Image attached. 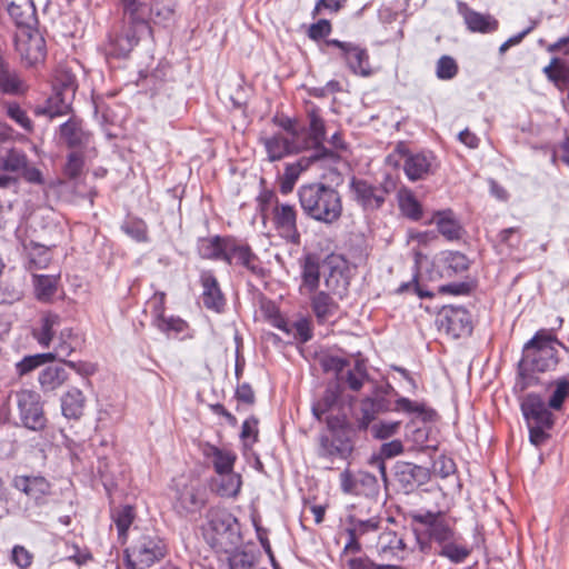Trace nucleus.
<instances>
[{
	"label": "nucleus",
	"mask_w": 569,
	"mask_h": 569,
	"mask_svg": "<svg viewBox=\"0 0 569 569\" xmlns=\"http://www.w3.org/2000/svg\"><path fill=\"white\" fill-rule=\"evenodd\" d=\"M562 345L548 331H538L523 347L519 362L521 389L532 383L531 373L553 370L558 365V348Z\"/></svg>",
	"instance_id": "nucleus-1"
},
{
	"label": "nucleus",
	"mask_w": 569,
	"mask_h": 569,
	"mask_svg": "<svg viewBox=\"0 0 569 569\" xmlns=\"http://www.w3.org/2000/svg\"><path fill=\"white\" fill-rule=\"evenodd\" d=\"M298 197L303 212L316 221L333 223L342 213L339 192L325 183L316 182L301 186Z\"/></svg>",
	"instance_id": "nucleus-2"
},
{
	"label": "nucleus",
	"mask_w": 569,
	"mask_h": 569,
	"mask_svg": "<svg viewBox=\"0 0 569 569\" xmlns=\"http://www.w3.org/2000/svg\"><path fill=\"white\" fill-rule=\"evenodd\" d=\"M521 411L529 429L530 442L539 447L549 439L548 430L553 426V416L545 400L536 393H528L521 401Z\"/></svg>",
	"instance_id": "nucleus-3"
},
{
	"label": "nucleus",
	"mask_w": 569,
	"mask_h": 569,
	"mask_svg": "<svg viewBox=\"0 0 569 569\" xmlns=\"http://www.w3.org/2000/svg\"><path fill=\"white\" fill-rule=\"evenodd\" d=\"M206 535L211 545L228 552L239 540L237 519L226 509L211 508L207 513Z\"/></svg>",
	"instance_id": "nucleus-4"
},
{
	"label": "nucleus",
	"mask_w": 569,
	"mask_h": 569,
	"mask_svg": "<svg viewBox=\"0 0 569 569\" xmlns=\"http://www.w3.org/2000/svg\"><path fill=\"white\" fill-rule=\"evenodd\" d=\"M281 126L284 131L260 138L268 160L271 162L279 161L289 154L298 153L308 147L300 143V133L295 122L287 119Z\"/></svg>",
	"instance_id": "nucleus-5"
},
{
	"label": "nucleus",
	"mask_w": 569,
	"mask_h": 569,
	"mask_svg": "<svg viewBox=\"0 0 569 569\" xmlns=\"http://www.w3.org/2000/svg\"><path fill=\"white\" fill-rule=\"evenodd\" d=\"M166 552L167 548L162 539L143 535L124 553L130 569H147L160 561Z\"/></svg>",
	"instance_id": "nucleus-6"
},
{
	"label": "nucleus",
	"mask_w": 569,
	"mask_h": 569,
	"mask_svg": "<svg viewBox=\"0 0 569 569\" xmlns=\"http://www.w3.org/2000/svg\"><path fill=\"white\" fill-rule=\"evenodd\" d=\"M12 486L28 497L23 513L29 519L38 515L36 509L44 506L51 495V485L41 476H16Z\"/></svg>",
	"instance_id": "nucleus-7"
},
{
	"label": "nucleus",
	"mask_w": 569,
	"mask_h": 569,
	"mask_svg": "<svg viewBox=\"0 0 569 569\" xmlns=\"http://www.w3.org/2000/svg\"><path fill=\"white\" fill-rule=\"evenodd\" d=\"M14 400L22 425L33 431L46 427L47 419L43 412L41 396L33 390L21 389L16 391Z\"/></svg>",
	"instance_id": "nucleus-8"
},
{
	"label": "nucleus",
	"mask_w": 569,
	"mask_h": 569,
	"mask_svg": "<svg viewBox=\"0 0 569 569\" xmlns=\"http://www.w3.org/2000/svg\"><path fill=\"white\" fill-rule=\"evenodd\" d=\"M272 223L278 234L287 242L298 244L300 232L297 226V209L289 203L276 202L272 209Z\"/></svg>",
	"instance_id": "nucleus-9"
},
{
	"label": "nucleus",
	"mask_w": 569,
	"mask_h": 569,
	"mask_svg": "<svg viewBox=\"0 0 569 569\" xmlns=\"http://www.w3.org/2000/svg\"><path fill=\"white\" fill-rule=\"evenodd\" d=\"M207 499L206 490L198 482L182 483L178 487L173 507L180 515L196 513Z\"/></svg>",
	"instance_id": "nucleus-10"
},
{
	"label": "nucleus",
	"mask_w": 569,
	"mask_h": 569,
	"mask_svg": "<svg viewBox=\"0 0 569 569\" xmlns=\"http://www.w3.org/2000/svg\"><path fill=\"white\" fill-rule=\"evenodd\" d=\"M16 49L27 64L33 66L43 60L44 40L31 29H21L16 36Z\"/></svg>",
	"instance_id": "nucleus-11"
},
{
	"label": "nucleus",
	"mask_w": 569,
	"mask_h": 569,
	"mask_svg": "<svg viewBox=\"0 0 569 569\" xmlns=\"http://www.w3.org/2000/svg\"><path fill=\"white\" fill-rule=\"evenodd\" d=\"M440 328L453 338L469 336L472 322L469 312L461 307L445 309L440 316Z\"/></svg>",
	"instance_id": "nucleus-12"
},
{
	"label": "nucleus",
	"mask_w": 569,
	"mask_h": 569,
	"mask_svg": "<svg viewBox=\"0 0 569 569\" xmlns=\"http://www.w3.org/2000/svg\"><path fill=\"white\" fill-rule=\"evenodd\" d=\"M352 194L365 209H378L385 202L388 190L382 186H373L366 180L352 179L350 182Z\"/></svg>",
	"instance_id": "nucleus-13"
},
{
	"label": "nucleus",
	"mask_w": 569,
	"mask_h": 569,
	"mask_svg": "<svg viewBox=\"0 0 569 569\" xmlns=\"http://www.w3.org/2000/svg\"><path fill=\"white\" fill-rule=\"evenodd\" d=\"M328 44L336 46L341 50L349 69L355 74L362 77H368L371 74L369 57L365 49L353 43L342 42L336 39L328 41Z\"/></svg>",
	"instance_id": "nucleus-14"
},
{
	"label": "nucleus",
	"mask_w": 569,
	"mask_h": 569,
	"mask_svg": "<svg viewBox=\"0 0 569 569\" xmlns=\"http://www.w3.org/2000/svg\"><path fill=\"white\" fill-rule=\"evenodd\" d=\"M226 262L228 264L241 266L252 273H260L262 271L258 256L252 252L248 244L234 238H230L229 247H227Z\"/></svg>",
	"instance_id": "nucleus-15"
},
{
	"label": "nucleus",
	"mask_w": 569,
	"mask_h": 569,
	"mask_svg": "<svg viewBox=\"0 0 569 569\" xmlns=\"http://www.w3.org/2000/svg\"><path fill=\"white\" fill-rule=\"evenodd\" d=\"M60 326L61 318L59 315L44 312L32 328L31 335L40 347L50 348L54 338L58 336Z\"/></svg>",
	"instance_id": "nucleus-16"
},
{
	"label": "nucleus",
	"mask_w": 569,
	"mask_h": 569,
	"mask_svg": "<svg viewBox=\"0 0 569 569\" xmlns=\"http://www.w3.org/2000/svg\"><path fill=\"white\" fill-rule=\"evenodd\" d=\"M200 283L202 287L201 299L203 306L207 309L220 312L224 307L226 300L221 292L219 282L212 271H201Z\"/></svg>",
	"instance_id": "nucleus-17"
},
{
	"label": "nucleus",
	"mask_w": 569,
	"mask_h": 569,
	"mask_svg": "<svg viewBox=\"0 0 569 569\" xmlns=\"http://www.w3.org/2000/svg\"><path fill=\"white\" fill-rule=\"evenodd\" d=\"M299 133L300 143L302 146H308L306 149H316V154L311 156V159H319L328 154L327 150L322 147V141L325 139V123L315 109L309 111L308 139H305L302 132L299 131Z\"/></svg>",
	"instance_id": "nucleus-18"
},
{
	"label": "nucleus",
	"mask_w": 569,
	"mask_h": 569,
	"mask_svg": "<svg viewBox=\"0 0 569 569\" xmlns=\"http://www.w3.org/2000/svg\"><path fill=\"white\" fill-rule=\"evenodd\" d=\"M393 412L403 413L411 420L421 419L422 421L431 420L435 411L429 409L425 402L411 400L408 397L400 396L393 390Z\"/></svg>",
	"instance_id": "nucleus-19"
},
{
	"label": "nucleus",
	"mask_w": 569,
	"mask_h": 569,
	"mask_svg": "<svg viewBox=\"0 0 569 569\" xmlns=\"http://www.w3.org/2000/svg\"><path fill=\"white\" fill-rule=\"evenodd\" d=\"M458 12L463 17L465 23L472 32L487 33L498 28V21L493 17L477 12L463 2L458 3Z\"/></svg>",
	"instance_id": "nucleus-20"
},
{
	"label": "nucleus",
	"mask_w": 569,
	"mask_h": 569,
	"mask_svg": "<svg viewBox=\"0 0 569 569\" xmlns=\"http://www.w3.org/2000/svg\"><path fill=\"white\" fill-rule=\"evenodd\" d=\"M415 519L428 527V535L432 540L445 543L452 538V530L440 513L426 512L415 516Z\"/></svg>",
	"instance_id": "nucleus-21"
},
{
	"label": "nucleus",
	"mask_w": 569,
	"mask_h": 569,
	"mask_svg": "<svg viewBox=\"0 0 569 569\" xmlns=\"http://www.w3.org/2000/svg\"><path fill=\"white\" fill-rule=\"evenodd\" d=\"M301 293H313L320 283V262L315 254H307L301 261Z\"/></svg>",
	"instance_id": "nucleus-22"
},
{
	"label": "nucleus",
	"mask_w": 569,
	"mask_h": 569,
	"mask_svg": "<svg viewBox=\"0 0 569 569\" xmlns=\"http://www.w3.org/2000/svg\"><path fill=\"white\" fill-rule=\"evenodd\" d=\"M24 253V266L28 270L34 271L44 269L51 261L50 249L33 242H22Z\"/></svg>",
	"instance_id": "nucleus-23"
},
{
	"label": "nucleus",
	"mask_w": 569,
	"mask_h": 569,
	"mask_svg": "<svg viewBox=\"0 0 569 569\" xmlns=\"http://www.w3.org/2000/svg\"><path fill=\"white\" fill-rule=\"evenodd\" d=\"M429 223H435L439 233L447 240H458L462 236V227L450 209L435 212Z\"/></svg>",
	"instance_id": "nucleus-24"
},
{
	"label": "nucleus",
	"mask_w": 569,
	"mask_h": 569,
	"mask_svg": "<svg viewBox=\"0 0 569 569\" xmlns=\"http://www.w3.org/2000/svg\"><path fill=\"white\" fill-rule=\"evenodd\" d=\"M60 401L63 417L74 420H78L82 417L86 407V397L79 388H69L61 396Z\"/></svg>",
	"instance_id": "nucleus-25"
},
{
	"label": "nucleus",
	"mask_w": 569,
	"mask_h": 569,
	"mask_svg": "<svg viewBox=\"0 0 569 569\" xmlns=\"http://www.w3.org/2000/svg\"><path fill=\"white\" fill-rule=\"evenodd\" d=\"M433 157L431 153H416L406 158L403 170L411 181L423 179L431 172Z\"/></svg>",
	"instance_id": "nucleus-26"
},
{
	"label": "nucleus",
	"mask_w": 569,
	"mask_h": 569,
	"mask_svg": "<svg viewBox=\"0 0 569 569\" xmlns=\"http://www.w3.org/2000/svg\"><path fill=\"white\" fill-rule=\"evenodd\" d=\"M81 345V338L74 332L71 327H64L59 330L56 337L53 351L51 355H56V359L70 357Z\"/></svg>",
	"instance_id": "nucleus-27"
},
{
	"label": "nucleus",
	"mask_w": 569,
	"mask_h": 569,
	"mask_svg": "<svg viewBox=\"0 0 569 569\" xmlns=\"http://www.w3.org/2000/svg\"><path fill=\"white\" fill-rule=\"evenodd\" d=\"M230 237H209L203 238L198 243V251L201 258L210 260H222L226 262L227 247H229Z\"/></svg>",
	"instance_id": "nucleus-28"
},
{
	"label": "nucleus",
	"mask_w": 569,
	"mask_h": 569,
	"mask_svg": "<svg viewBox=\"0 0 569 569\" xmlns=\"http://www.w3.org/2000/svg\"><path fill=\"white\" fill-rule=\"evenodd\" d=\"M311 308L320 323L330 321L338 313V303L329 293L323 291H315L311 297Z\"/></svg>",
	"instance_id": "nucleus-29"
},
{
	"label": "nucleus",
	"mask_w": 569,
	"mask_h": 569,
	"mask_svg": "<svg viewBox=\"0 0 569 569\" xmlns=\"http://www.w3.org/2000/svg\"><path fill=\"white\" fill-rule=\"evenodd\" d=\"M8 12L20 30L31 29L37 21L36 8L32 0H22L19 3L11 2Z\"/></svg>",
	"instance_id": "nucleus-30"
},
{
	"label": "nucleus",
	"mask_w": 569,
	"mask_h": 569,
	"mask_svg": "<svg viewBox=\"0 0 569 569\" xmlns=\"http://www.w3.org/2000/svg\"><path fill=\"white\" fill-rule=\"evenodd\" d=\"M68 378L69 375L63 367L48 366L40 371L38 382L43 392H51L62 387Z\"/></svg>",
	"instance_id": "nucleus-31"
},
{
	"label": "nucleus",
	"mask_w": 569,
	"mask_h": 569,
	"mask_svg": "<svg viewBox=\"0 0 569 569\" xmlns=\"http://www.w3.org/2000/svg\"><path fill=\"white\" fill-rule=\"evenodd\" d=\"M72 99L57 87H53V93L48 98L44 107L37 109V113L50 118L66 114L70 110Z\"/></svg>",
	"instance_id": "nucleus-32"
},
{
	"label": "nucleus",
	"mask_w": 569,
	"mask_h": 569,
	"mask_svg": "<svg viewBox=\"0 0 569 569\" xmlns=\"http://www.w3.org/2000/svg\"><path fill=\"white\" fill-rule=\"evenodd\" d=\"M241 477L234 471L218 473L212 480L213 490L221 497H236L241 488Z\"/></svg>",
	"instance_id": "nucleus-33"
},
{
	"label": "nucleus",
	"mask_w": 569,
	"mask_h": 569,
	"mask_svg": "<svg viewBox=\"0 0 569 569\" xmlns=\"http://www.w3.org/2000/svg\"><path fill=\"white\" fill-rule=\"evenodd\" d=\"M204 455L211 459L217 475L233 471V465L237 456L231 450L210 446L206 449Z\"/></svg>",
	"instance_id": "nucleus-34"
},
{
	"label": "nucleus",
	"mask_w": 569,
	"mask_h": 569,
	"mask_svg": "<svg viewBox=\"0 0 569 569\" xmlns=\"http://www.w3.org/2000/svg\"><path fill=\"white\" fill-rule=\"evenodd\" d=\"M422 472V468L413 466L408 462H397L393 466V477L401 488L410 490L416 483H418V477Z\"/></svg>",
	"instance_id": "nucleus-35"
},
{
	"label": "nucleus",
	"mask_w": 569,
	"mask_h": 569,
	"mask_svg": "<svg viewBox=\"0 0 569 569\" xmlns=\"http://www.w3.org/2000/svg\"><path fill=\"white\" fill-rule=\"evenodd\" d=\"M398 204L405 217L415 221L421 218L422 207L410 190L401 189L398 192Z\"/></svg>",
	"instance_id": "nucleus-36"
},
{
	"label": "nucleus",
	"mask_w": 569,
	"mask_h": 569,
	"mask_svg": "<svg viewBox=\"0 0 569 569\" xmlns=\"http://www.w3.org/2000/svg\"><path fill=\"white\" fill-rule=\"evenodd\" d=\"M58 278L47 274H34L33 286L38 300L49 301L57 291Z\"/></svg>",
	"instance_id": "nucleus-37"
},
{
	"label": "nucleus",
	"mask_w": 569,
	"mask_h": 569,
	"mask_svg": "<svg viewBox=\"0 0 569 569\" xmlns=\"http://www.w3.org/2000/svg\"><path fill=\"white\" fill-rule=\"evenodd\" d=\"M112 520L117 527L119 539L126 542L127 531L133 522L134 512L131 506H121L111 513Z\"/></svg>",
	"instance_id": "nucleus-38"
},
{
	"label": "nucleus",
	"mask_w": 569,
	"mask_h": 569,
	"mask_svg": "<svg viewBox=\"0 0 569 569\" xmlns=\"http://www.w3.org/2000/svg\"><path fill=\"white\" fill-rule=\"evenodd\" d=\"M309 162L300 160L295 163L287 164L284 172L279 179L280 191L283 194H288L292 191L300 173L308 167Z\"/></svg>",
	"instance_id": "nucleus-39"
},
{
	"label": "nucleus",
	"mask_w": 569,
	"mask_h": 569,
	"mask_svg": "<svg viewBox=\"0 0 569 569\" xmlns=\"http://www.w3.org/2000/svg\"><path fill=\"white\" fill-rule=\"evenodd\" d=\"M60 139L69 147H78L83 143L86 133L76 119H69L60 127Z\"/></svg>",
	"instance_id": "nucleus-40"
},
{
	"label": "nucleus",
	"mask_w": 569,
	"mask_h": 569,
	"mask_svg": "<svg viewBox=\"0 0 569 569\" xmlns=\"http://www.w3.org/2000/svg\"><path fill=\"white\" fill-rule=\"evenodd\" d=\"M0 89L6 93H19L23 90L22 81L9 69L0 57Z\"/></svg>",
	"instance_id": "nucleus-41"
},
{
	"label": "nucleus",
	"mask_w": 569,
	"mask_h": 569,
	"mask_svg": "<svg viewBox=\"0 0 569 569\" xmlns=\"http://www.w3.org/2000/svg\"><path fill=\"white\" fill-rule=\"evenodd\" d=\"M150 32V27L144 19L138 18L137 14H129V26L121 33L126 39L133 40L132 46L136 47L139 39Z\"/></svg>",
	"instance_id": "nucleus-42"
},
{
	"label": "nucleus",
	"mask_w": 569,
	"mask_h": 569,
	"mask_svg": "<svg viewBox=\"0 0 569 569\" xmlns=\"http://www.w3.org/2000/svg\"><path fill=\"white\" fill-rule=\"evenodd\" d=\"M56 360V355L51 353H37L32 356H26L21 361L16 365L17 373L19 376H24L32 370L37 369L41 365L46 362H51Z\"/></svg>",
	"instance_id": "nucleus-43"
},
{
	"label": "nucleus",
	"mask_w": 569,
	"mask_h": 569,
	"mask_svg": "<svg viewBox=\"0 0 569 569\" xmlns=\"http://www.w3.org/2000/svg\"><path fill=\"white\" fill-rule=\"evenodd\" d=\"M366 380V368L363 363L357 361L353 369L347 371L346 381L351 390L358 391L362 388Z\"/></svg>",
	"instance_id": "nucleus-44"
},
{
	"label": "nucleus",
	"mask_w": 569,
	"mask_h": 569,
	"mask_svg": "<svg viewBox=\"0 0 569 569\" xmlns=\"http://www.w3.org/2000/svg\"><path fill=\"white\" fill-rule=\"evenodd\" d=\"M348 365L347 360L339 356L327 355L321 358V366L327 372H335L339 380L345 379L343 370Z\"/></svg>",
	"instance_id": "nucleus-45"
},
{
	"label": "nucleus",
	"mask_w": 569,
	"mask_h": 569,
	"mask_svg": "<svg viewBox=\"0 0 569 569\" xmlns=\"http://www.w3.org/2000/svg\"><path fill=\"white\" fill-rule=\"evenodd\" d=\"M569 396V381L566 378L559 379L556 382V389L553 390L548 406L551 409L559 410L566 398Z\"/></svg>",
	"instance_id": "nucleus-46"
},
{
	"label": "nucleus",
	"mask_w": 569,
	"mask_h": 569,
	"mask_svg": "<svg viewBox=\"0 0 569 569\" xmlns=\"http://www.w3.org/2000/svg\"><path fill=\"white\" fill-rule=\"evenodd\" d=\"M230 569H258L254 555L246 551L233 552L229 557Z\"/></svg>",
	"instance_id": "nucleus-47"
},
{
	"label": "nucleus",
	"mask_w": 569,
	"mask_h": 569,
	"mask_svg": "<svg viewBox=\"0 0 569 569\" xmlns=\"http://www.w3.org/2000/svg\"><path fill=\"white\" fill-rule=\"evenodd\" d=\"M27 164V156L16 149L10 150L3 160L4 169L12 172L22 171Z\"/></svg>",
	"instance_id": "nucleus-48"
},
{
	"label": "nucleus",
	"mask_w": 569,
	"mask_h": 569,
	"mask_svg": "<svg viewBox=\"0 0 569 569\" xmlns=\"http://www.w3.org/2000/svg\"><path fill=\"white\" fill-rule=\"evenodd\" d=\"M439 555L442 557H447L455 563H459L462 562L470 555V550L466 547L447 542L442 546Z\"/></svg>",
	"instance_id": "nucleus-49"
},
{
	"label": "nucleus",
	"mask_w": 569,
	"mask_h": 569,
	"mask_svg": "<svg viewBox=\"0 0 569 569\" xmlns=\"http://www.w3.org/2000/svg\"><path fill=\"white\" fill-rule=\"evenodd\" d=\"M121 230L136 241L147 240V226L142 220H128L121 226Z\"/></svg>",
	"instance_id": "nucleus-50"
},
{
	"label": "nucleus",
	"mask_w": 569,
	"mask_h": 569,
	"mask_svg": "<svg viewBox=\"0 0 569 569\" xmlns=\"http://www.w3.org/2000/svg\"><path fill=\"white\" fill-rule=\"evenodd\" d=\"M458 72V66L456 61L449 57L443 56L438 60L437 63V76L440 79L448 80L452 79Z\"/></svg>",
	"instance_id": "nucleus-51"
},
{
	"label": "nucleus",
	"mask_w": 569,
	"mask_h": 569,
	"mask_svg": "<svg viewBox=\"0 0 569 569\" xmlns=\"http://www.w3.org/2000/svg\"><path fill=\"white\" fill-rule=\"evenodd\" d=\"M393 371L398 372L400 376L398 381L400 390L406 395H415L418 389V385L411 373L405 368L396 366H393Z\"/></svg>",
	"instance_id": "nucleus-52"
},
{
	"label": "nucleus",
	"mask_w": 569,
	"mask_h": 569,
	"mask_svg": "<svg viewBox=\"0 0 569 569\" xmlns=\"http://www.w3.org/2000/svg\"><path fill=\"white\" fill-rule=\"evenodd\" d=\"M60 89L64 94L73 98L76 92V79L74 76L67 71H61L56 77L54 86Z\"/></svg>",
	"instance_id": "nucleus-53"
},
{
	"label": "nucleus",
	"mask_w": 569,
	"mask_h": 569,
	"mask_svg": "<svg viewBox=\"0 0 569 569\" xmlns=\"http://www.w3.org/2000/svg\"><path fill=\"white\" fill-rule=\"evenodd\" d=\"M326 287L331 290L335 295L342 297L347 289V281L343 278L342 273L337 270H332L329 277L325 280Z\"/></svg>",
	"instance_id": "nucleus-54"
},
{
	"label": "nucleus",
	"mask_w": 569,
	"mask_h": 569,
	"mask_svg": "<svg viewBox=\"0 0 569 569\" xmlns=\"http://www.w3.org/2000/svg\"><path fill=\"white\" fill-rule=\"evenodd\" d=\"M389 458H391V442H386L381 447V456L372 457V459L370 461L371 466L376 467L379 470L387 490H388V479H387L385 459H389Z\"/></svg>",
	"instance_id": "nucleus-55"
},
{
	"label": "nucleus",
	"mask_w": 569,
	"mask_h": 569,
	"mask_svg": "<svg viewBox=\"0 0 569 569\" xmlns=\"http://www.w3.org/2000/svg\"><path fill=\"white\" fill-rule=\"evenodd\" d=\"M398 293H412L418 298H430L433 296L432 292L425 290L417 280V274L413 276L412 280L409 282H405L399 286L397 289Z\"/></svg>",
	"instance_id": "nucleus-56"
},
{
	"label": "nucleus",
	"mask_w": 569,
	"mask_h": 569,
	"mask_svg": "<svg viewBox=\"0 0 569 569\" xmlns=\"http://www.w3.org/2000/svg\"><path fill=\"white\" fill-rule=\"evenodd\" d=\"M446 263L448 268L455 272H461L469 268V259L463 253L458 251L450 252L446 257Z\"/></svg>",
	"instance_id": "nucleus-57"
},
{
	"label": "nucleus",
	"mask_w": 569,
	"mask_h": 569,
	"mask_svg": "<svg viewBox=\"0 0 569 569\" xmlns=\"http://www.w3.org/2000/svg\"><path fill=\"white\" fill-rule=\"evenodd\" d=\"M133 40L126 39L122 34H119L111 41L110 53L117 57H126L134 48L132 46Z\"/></svg>",
	"instance_id": "nucleus-58"
},
{
	"label": "nucleus",
	"mask_w": 569,
	"mask_h": 569,
	"mask_svg": "<svg viewBox=\"0 0 569 569\" xmlns=\"http://www.w3.org/2000/svg\"><path fill=\"white\" fill-rule=\"evenodd\" d=\"M157 327L161 331H176L181 332L186 328V322L176 317H161L159 320L156 321Z\"/></svg>",
	"instance_id": "nucleus-59"
},
{
	"label": "nucleus",
	"mask_w": 569,
	"mask_h": 569,
	"mask_svg": "<svg viewBox=\"0 0 569 569\" xmlns=\"http://www.w3.org/2000/svg\"><path fill=\"white\" fill-rule=\"evenodd\" d=\"M8 114L11 119H13L23 129L31 130V120L28 118L27 113L18 104H9L8 106Z\"/></svg>",
	"instance_id": "nucleus-60"
},
{
	"label": "nucleus",
	"mask_w": 569,
	"mask_h": 569,
	"mask_svg": "<svg viewBox=\"0 0 569 569\" xmlns=\"http://www.w3.org/2000/svg\"><path fill=\"white\" fill-rule=\"evenodd\" d=\"M258 430L256 420H246L242 425L241 438L246 447H251L257 441Z\"/></svg>",
	"instance_id": "nucleus-61"
},
{
	"label": "nucleus",
	"mask_w": 569,
	"mask_h": 569,
	"mask_svg": "<svg viewBox=\"0 0 569 569\" xmlns=\"http://www.w3.org/2000/svg\"><path fill=\"white\" fill-rule=\"evenodd\" d=\"M12 561L23 569L31 565L32 556L24 547L16 546L12 549Z\"/></svg>",
	"instance_id": "nucleus-62"
},
{
	"label": "nucleus",
	"mask_w": 569,
	"mask_h": 569,
	"mask_svg": "<svg viewBox=\"0 0 569 569\" xmlns=\"http://www.w3.org/2000/svg\"><path fill=\"white\" fill-rule=\"evenodd\" d=\"M293 336L301 342H307L311 338L310 322L307 319H300L293 323Z\"/></svg>",
	"instance_id": "nucleus-63"
},
{
	"label": "nucleus",
	"mask_w": 569,
	"mask_h": 569,
	"mask_svg": "<svg viewBox=\"0 0 569 569\" xmlns=\"http://www.w3.org/2000/svg\"><path fill=\"white\" fill-rule=\"evenodd\" d=\"M331 31V26L328 20H319L317 23L311 24L309 28V37L318 40L328 36Z\"/></svg>",
	"instance_id": "nucleus-64"
}]
</instances>
